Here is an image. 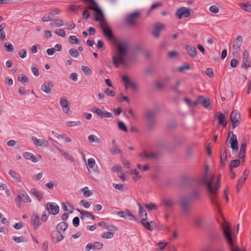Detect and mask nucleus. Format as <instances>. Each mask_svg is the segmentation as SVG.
I'll return each mask as SVG.
<instances>
[{
	"mask_svg": "<svg viewBox=\"0 0 251 251\" xmlns=\"http://www.w3.org/2000/svg\"><path fill=\"white\" fill-rule=\"evenodd\" d=\"M32 140L33 141L34 144L37 146H45L47 147L48 145V142L43 139H39L34 136H32Z\"/></svg>",
	"mask_w": 251,
	"mask_h": 251,
	"instance_id": "28",
	"label": "nucleus"
},
{
	"mask_svg": "<svg viewBox=\"0 0 251 251\" xmlns=\"http://www.w3.org/2000/svg\"><path fill=\"white\" fill-rule=\"evenodd\" d=\"M209 10L213 13L217 14L219 12V7L216 5H213L210 6Z\"/></svg>",
	"mask_w": 251,
	"mask_h": 251,
	"instance_id": "63",
	"label": "nucleus"
},
{
	"mask_svg": "<svg viewBox=\"0 0 251 251\" xmlns=\"http://www.w3.org/2000/svg\"><path fill=\"white\" fill-rule=\"evenodd\" d=\"M230 119L232 123V128L234 129L240 123V114L239 112L236 110H233L230 114Z\"/></svg>",
	"mask_w": 251,
	"mask_h": 251,
	"instance_id": "12",
	"label": "nucleus"
},
{
	"mask_svg": "<svg viewBox=\"0 0 251 251\" xmlns=\"http://www.w3.org/2000/svg\"><path fill=\"white\" fill-rule=\"evenodd\" d=\"M165 25L160 23H155L153 26V29L151 32V34L153 37L157 38L160 36V32L161 30L165 28Z\"/></svg>",
	"mask_w": 251,
	"mask_h": 251,
	"instance_id": "16",
	"label": "nucleus"
},
{
	"mask_svg": "<svg viewBox=\"0 0 251 251\" xmlns=\"http://www.w3.org/2000/svg\"><path fill=\"white\" fill-rule=\"evenodd\" d=\"M162 5H163L162 3L161 2H158L153 3L148 11V12H147L148 14V15L150 14L153 10H154L158 7L162 6Z\"/></svg>",
	"mask_w": 251,
	"mask_h": 251,
	"instance_id": "42",
	"label": "nucleus"
},
{
	"mask_svg": "<svg viewBox=\"0 0 251 251\" xmlns=\"http://www.w3.org/2000/svg\"><path fill=\"white\" fill-rule=\"evenodd\" d=\"M141 223L143 225L144 227L150 231H152V226L151 225L150 222H147V220L141 221Z\"/></svg>",
	"mask_w": 251,
	"mask_h": 251,
	"instance_id": "46",
	"label": "nucleus"
},
{
	"mask_svg": "<svg viewBox=\"0 0 251 251\" xmlns=\"http://www.w3.org/2000/svg\"><path fill=\"white\" fill-rule=\"evenodd\" d=\"M46 209L47 210L49 214L52 215H56L59 211V207L54 202H48L46 204Z\"/></svg>",
	"mask_w": 251,
	"mask_h": 251,
	"instance_id": "15",
	"label": "nucleus"
},
{
	"mask_svg": "<svg viewBox=\"0 0 251 251\" xmlns=\"http://www.w3.org/2000/svg\"><path fill=\"white\" fill-rule=\"evenodd\" d=\"M246 143L245 142L242 143L240 146V149L239 153V158L243 159L245 155Z\"/></svg>",
	"mask_w": 251,
	"mask_h": 251,
	"instance_id": "36",
	"label": "nucleus"
},
{
	"mask_svg": "<svg viewBox=\"0 0 251 251\" xmlns=\"http://www.w3.org/2000/svg\"><path fill=\"white\" fill-rule=\"evenodd\" d=\"M114 236V234L111 232H105L101 234V237L104 239H111Z\"/></svg>",
	"mask_w": 251,
	"mask_h": 251,
	"instance_id": "57",
	"label": "nucleus"
},
{
	"mask_svg": "<svg viewBox=\"0 0 251 251\" xmlns=\"http://www.w3.org/2000/svg\"><path fill=\"white\" fill-rule=\"evenodd\" d=\"M68 227V225L66 222H62L59 223L57 226V230L65 231Z\"/></svg>",
	"mask_w": 251,
	"mask_h": 251,
	"instance_id": "43",
	"label": "nucleus"
},
{
	"mask_svg": "<svg viewBox=\"0 0 251 251\" xmlns=\"http://www.w3.org/2000/svg\"><path fill=\"white\" fill-rule=\"evenodd\" d=\"M103 35L107 39L112 40L114 39V35L110 29L108 23L100 25Z\"/></svg>",
	"mask_w": 251,
	"mask_h": 251,
	"instance_id": "11",
	"label": "nucleus"
},
{
	"mask_svg": "<svg viewBox=\"0 0 251 251\" xmlns=\"http://www.w3.org/2000/svg\"><path fill=\"white\" fill-rule=\"evenodd\" d=\"M60 104L62 108H64L65 107L66 108L69 105V102L67 100L62 97L60 100Z\"/></svg>",
	"mask_w": 251,
	"mask_h": 251,
	"instance_id": "62",
	"label": "nucleus"
},
{
	"mask_svg": "<svg viewBox=\"0 0 251 251\" xmlns=\"http://www.w3.org/2000/svg\"><path fill=\"white\" fill-rule=\"evenodd\" d=\"M140 156L143 158L147 160L148 159H155L158 157V154L154 152L147 153L145 151L140 153Z\"/></svg>",
	"mask_w": 251,
	"mask_h": 251,
	"instance_id": "21",
	"label": "nucleus"
},
{
	"mask_svg": "<svg viewBox=\"0 0 251 251\" xmlns=\"http://www.w3.org/2000/svg\"><path fill=\"white\" fill-rule=\"evenodd\" d=\"M18 79L19 81H20L22 83H24L27 81L28 78L25 75L22 74L19 75L18 76Z\"/></svg>",
	"mask_w": 251,
	"mask_h": 251,
	"instance_id": "54",
	"label": "nucleus"
},
{
	"mask_svg": "<svg viewBox=\"0 0 251 251\" xmlns=\"http://www.w3.org/2000/svg\"><path fill=\"white\" fill-rule=\"evenodd\" d=\"M209 168L208 165H205V172L203 175V176L202 178H201L200 181L199 183L200 184L203 185L205 187L206 186H208V187H210V176L212 175L209 174Z\"/></svg>",
	"mask_w": 251,
	"mask_h": 251,
	"instance_id": "9",
	"label": "nucleus"
},
{
	"mask_svg": "<svg viewBox=\"0 0 251 251\" xmlns=\"http://www.w3.org/2000/svg\"><path fill=\"white\" fill-rule=\"evenodd\" d=\"M221 175L219 174L216 179L215 175H212L209 180L210 187L209 188L208 186L205 187L211 202L216 206H218L219 205L217 195L221 186Z\"/></svg>",
	"mask_w": 251,
	"mask_h": 251,
	"instance_id": "2",
	"label": "nucleus"
},
{
	"mask_svg": "<svg viewBox=\"0 0 251 251\" xmlns=\"http://www.w3.org/2000/svg\"><path fill=\"white\" fill-rule=\"evenodd\" d=\"M191 9L185 7L178 8L176 12V15L178 19L188 17L190 15Z\"/></svg>",
	"mask_w": 251,
	"mask_h": 251,
	"instance_id": "10",
	"label": "nucleus"
},
{
	"mask_svg": "<svg viewBox=\"0 0 251 251\" xmlns=\"http://www.w3.org/2000/svg\"><path fill=\"white\" fill-rule=\"evenodd\" d=\"M186 50L188 54L192 57H194L197 55V51L196 48L192 46H187Z\"/></svg>",
	"mask_w": 251,
	"mask_h": 251,
	"instance_id": "34",
	"label": "nucleus"
},
{
	"mask_svg": "<svg viewBox=\"0 0 251 251\" xmlns=\"http://www.w3.org/2000/svg\"><path fill=\"white\" fill-rule=\"evenodd\" d=\"M201 99L202 100L201 103H202V106L204 107L207 108L210 104V100L208 99H204L202 97H200V100H201Z\"/></svg>",
	"mask_w": 251,
	"mask_h": 251,
	"instance_id": "47",
	"label": "nucleus"
},
{
	"mask_svg": "<svg viewBox=\"0 0 251 251\" xmlns=\"http://www.w3.org/2000/svg\"><path fill=\"white\" fill-rule=\"evenodd\" d=\"M161 203L165 207L172 208L174 204V201L171 199H163L161 200Z\"/></svg>",
	"mask_w": 251,
	"mask_h": 251,
	"instance_id": "31",
	"label": "nucleus"
},
{
	"mask_svg": "<svg viewBox=\"0 0 251 251\" xmlns=\"http://www.w3.org/2000/svg\"><path fill=\"white\" fill-rule=\"evenodd\" d=\"M156 112L155 111H149L146 113L148 120V126L150 129H152L155 125Z\"/></svg>",
	"mask_w": 251,
	"mask_h": 251,
	"instance_id": "8",
	"label": "nucleus"
},
{
	"mask_svg": "<svg viewBox=\"0 0 251 251\" xmlns=\"http://www.w3.org/2000/svg\"><path fill=\"white\" fill-rule=\"evenodd\" d=\"M98 225L99 226H101L105 229L111 231L118 230V228L116 226L113 225H109L108 223L105 222H100L99 223Z\"/></svg>",
	"mask_w": 251,
	"mask_h": 251,
	"instance_id": "25",
	"label": "nucleus"
},
{
	"mask_svg": "<svg viewBox=\"0 0 251 251\" xmlns=\"http://www.w3.org/2000/svg\"><path fill=\"white\" fill-rule=\"evenodd\" d=\"M226 149L227 148L226 147H224L221 151L220 158L221 164L223 166L225 165L227 158Z\"/></svg>",
	"mask_w": 251,
	"mask_h": 251,
	"instance_id": "30",
	"label": "nucleus"
},
{
	"mask_svg": "<svg viewBox=\"0 0 251 251\" xmlns=\"http://www.w3.org/2000/svg\"><path fill=\"white\" fill-rule=\"evenodd\" d=\"M9 174L16 182H20L21 181L20 176L15 171L10 170L9 171Z\"/></svg>",
	"mask_w": 251,
	"mask_h": 251,
	"instance_id": "38",
	"label": "nucleus"
},
{
	"mask_svg": "<svg viewBox=\"0 0 251 251\" xmlns=\"http://www.w3.org/2000/svg\"><path fill=\"white\" fill-rule=\"evenodd\" d=\"M130 174L135 176L133 177V179L135 181H137V180H139L142 177L141 176H140L138 174L136 170H131L130 171Z\"/></svg>",
	"mask_w": 251,
	"mask_h": 251,
	"instance_id": "53",
	"label": "nucleus"
},
{
	"mask_svg": "<svg viewBox=\"0 0 251 251\" xmlns=\"http://www.w3.org/2000/svg\"><path fill=\"white\" fill-rule=\"evenodd\" d=\"M242 42L243 38L242 36H238L233 42V49L236 50H240L242 44Z\"/></svg>",
	"mask_w": 251,
	"mask_h": 251,
	"instance_id": "27",
	"label": "nucleus"
},
{
	"mask_svg": "<svg viewBox=\"0 0 251 251\" xmlns=\"http://www.w3.org/2000/svg\"><path fill=\"white\" fill-rule=\"evenodd\" d=\"M88 166L89 168L93 169L96 173H100V169L99 167L96 165L95 160L93 158H90L88 159Z\"/></svg>",
	"mask_w": 251,
	"mask_h": 251,
	"instance_id": "23",
	"label": "nucleus"
},
{
	"mask_svg": "<svg viewBox=\"0 0 251 251\" xmlns=\"http://www.w3.org/2000/svg\"><path fill=\"white\" fill-rule=\"evenodd\" d=\"M95 20L100 23V25L107 23L105 20L103 13L102 11L99 9H96V14L95 15Z\"/></svg>",
	"mask_w": 251,
	"mask_h": 251,
	"instance_id": "17",
	"label": "nucleus"
},
{
	"mask_svg": "<svg viewBox=\"0 0 251 251\" xmlns=\"http://www.w3.org/2000/svg\"><path fill=\"white\" fill-rule=\"evenodd\" d=\"M29 193L31 195L34 196L39 201H41L43 198V194L42 192L41 191L37 190L35 188L31 189L30 190Z\"/></svg>",
	"mask_w": 251,
	"mask_h": 251,
	"instance_id": "26",
	"label": "nucleus"
},
{
	"mask_svg": "<svg viewBox=\"0 0 251 251\" xmlns=\"http://www.w3.org/2000/svg\"><path fill=\"white\" fill-rule=\"evenodd\" d=\"M80 125L81 122L80 121H69L66 123V125L68 127L79 126Z\"/></svg>",
	"mask_w": 251,
	"mask_h": 251,
	"instance_id": "55",
	"label": "nucleus"
},
{
	"mask_svg": "<svg viewBox=\"0 0 251 251\" xmlns=\"http://www.w3.org/2000/svg\"><path fill=\"white\" fill-rule=\"evenodd\" d=\"M31 224L34 229H37L41 225L39 217L36 214H33L31 216Z\"/></svg>",
	"mask_w": 251,
	"mask_h": 251,
	"instance_id": "24",
	"label": "nucleus"
},
{
	"mask_svg": "<svg viewBox=\"0 0 251 251\" xmlns=\"http://www.w3.org/2000/svg\"><path fill=\"white\" fill-rule=\"evenodd\" d=\"M69 53L74 58H76L79 55V52L75 49L72 48L69 50Z\"/></svg>",
	"mask_w": 251,
	"mask_h": 251,
	"instance_id": "52",
	"label": "nucleus"
},
{
	"mask_svg": "<svg viewBox=\"0 0 251 251\" xmlns=\"http://www.w3.org/2000/svg\"><path fill=\"white\" fill-rule=\"evenodd\" d=\"M81 69L82 70V71L86 75H91L92 73V70L89 68L87 66H82L81 67Z\"/></svg>",
	"mask_w": 251,
	"mask_h": 251,
	"instance_id": "58",
	"label": "nucleus"
},
{
	"mask_svg": "<svg viewBox=\"0 0 251 251\" xmlns=\"http://www.w3.org/2000/svg\"><path fill=\"white\" fill-rule=\"evenodd\" d=\"M251 66L249 61V54L247 50H245L243 53V63L241 64V67L247 69Z\"/></svg>",
	"mask_w": 251,
	"mask_h": 251,
	"instance_id": "18",
	"label": "nucleus"
},
{
	"mask_svg": "<svg viewBox=\"0 0 251 251\" xmlns=\"http://www.w3.org/2000/svg\"><path fill=\"white\" fill-rule=\"evenodd\" d=\"M109 152L113 155L117 154L118 153H122V151L120 149L119 147L117 146H112L109 150Z\"/></svg>",
	"mask_w": 251,
	"mask_h": 251,
	"instance_id": "39",
	"label": "nucleus"
},
{
	"mask_svg": "<svg viewBox=\"0 0 251 251\" xmlns=\"http://www.w3.org/2000/svg\"><path fill=\"white\" fill-rule=\"evenodd\" d=\"M78 211L81 214V218H83V217H87L88 218H91L92 220L95 219V216L89 212L82 210H78Z\"/></svg>",
	"mask_w": 251,
	"mask_h": 251,
	"instance_id": "37",
	"label": "nucleus"
},
{
	"mask_svg": "<svg viewBox=\"0 0 251 251\" xmlns=\"http://www.w3.org/2000/svg\"><path fill=\"white\" fill-rule=\"evenodd\" d=\"M64 21L61 19H57L52 21L50 25L52 27L61 26L64 25Z\"/></svg>",
	"mask_w": 251,
	"mask_h": 251,
	"instance_id": "35",
	"label": "nucleus"
},
{
	"mask_svg": "<svg viewBox=\"0 0 251 251\" xmlns=\"http://www.w3.org/2000/svg\"><path fill=\"white\" fill-rule=\"evenodd\" d=\"M139 207V216L141 218V221L147 220V215L145 210L140 203L138 204Z\"/></svg>",
	"mask_w": 251,
	"mask_h": 251,
	"instance_id": "32",
	"label": "nucleus"
},
{
	"mask_svg": "<svg viewBox=\"0 0 251 251\" xmlns=\"http://www.w3.org/2000/svg\"><path fill=\"white\" fill-rule=\"evenodd\" d=\"M91 111L94 113H95L98 116H100L101 118L113 117L111 113L106 111H102L101 109L96 107H93L91 109Z\"/></svg>",
	"mask_w": 251,
	"mask_h": 251,
	"instance_id": "14",
	"label": "nucleus"
},
{
	"mask_svg": "<svg viewBox=\"0 0 251 251\" xmlns=\"http://www.w3.org/2000/svg\"><path fill=\"white\" fill-rule=\"evenodd\" d=\"M81 191L83 193V196L85 198L89 197L92 195V193L89 190L88 187H85L81 189Z\"/></svg>",
	"mask_w": 251,
	"mask_h": 251,
	"instance_id": "48",
	"label": "nucleus"
},
{
	"mask_svg": "<svg viewBox=\"0 0 251 251\" xmlns=\"http://www.w3.org/2000/svg\"><path fill=\"white\" fill-rule=\"evenodd\" d=\"M182 213L184 215L188 213L190 208V202L187 199H183L181 201Z\"/></svg>",
	"mask_w": 251,
	"mask_h": 251,
	"instance_id": "19",
	"label": "nucleus"
},
{
	"mask_svg": "<svg viewBox=\"0 0 251 251\" xmlns=\"http://www.w3.org/2000/svg\"><path fill=\"white\" fill-rule=\"evenodd\" d=\"M88 140L91 143H99L100 142V139L95 135H90L88 137Z\"/></svg>",
	"mask_w": 251,
	"mask_h": 251,
	"instance_id": "45",
	"label": "nucleus"
},
{
	"mask_svg": "<svg viewBox=\"0 0 251 251\" xmlns=\"http://www.w3.org/2000/svg\"><path fill=\"white\" fill-rule=\"evenodd\" d=\"M227 142L230 144V146L227 145V146L230 147L232 149L233 153H237L238 150V141L237 136L233 133V131L229 132L226 143Z\"/></svg>",
	"mask_w": 251,
	"mask_h": 251,
	"instance_id": "4",
	"label": "nucleus"
},
{
	"mask_svg": "<svg viewBox=\"0 0 251 251\" xmlns=\"http://www.w3.org/2000/svg\"><path fill=\"white\" fill-rule=\"evenodd\" d=\"M6 26L5 23H2L0 25V39L4 40L6 37V34L4 31V29Z\"/></svg>",
	"mask_w": 251,
	"mask_h": 251,
	"instance_id": "41",
	"label": "nucleus"
},
{
	"mask_svg": "<svg viewBox=\"0 0 251 251\" xmlns=\"http://www.w3.org/2000/svg\"><path fill=\"white\" fill-rule=\"evenodd\" d=\"M55 33L59 36L64 37L66 36V33L64 29L60 28L56 29L55 31Z\"/></svg>",
	"mask_w": 251,
	"mask_h": 251,
	"instance_id": "64",
	"label": "nucleus"
},
{
	"mask_svg": "<svg viewBox=\"0 0 251 251\" xmlns=\"http://www.w3.org/2000/svg\"><path fill=\"white\" fill-rule=\"evenodd\" d=\"M222 228L224 237L227 243L230 247L231 251H242L238 248L234 246L231 233V229L228 224L225 223L222 226Z\"/></svg>",
	"mask_w": 251,
	"mask_h": 251,
	"instance_id": "3",
	"label": "nucleus"
},
{
	"mask_svg": "<svg viewBox=\"0 0 251 251\" xmlns=\"http://www.w3.org/2000/svg\"><path fill=\"white\" fill-rule=\"evenodd\" d=\"M51 237L53 240L56 243L62 241L64 238V236L58 230H53L52 232Z\"/></svg>",
	"mask_w": 251,
	"mask_h": 251,
	"instance_id": "22",
	"label": "nucleus"
},
{
	"mask_svg": "<svg viewBox=\"0 0 251 251\" xmlns=\"http://www.w3.org/2000/svg\"><path fill=\"white\" fill-rule=\"evenodd\" d=\"M145 206L149 211L153 209L156 210L157 208V205L155 203L151 202L146 204Z\"/></svg>",
	"mask_w": 251,
	"mask_h": 251,
	"instance_id": "60",
	"label": "nucleus"
},
{
	"mask_svg": "<svg viewBox=\"0 0 251 251\" xmlns=\"http://www.w3.org/2000/svg\"><path fill=\"white\" fill-rule=\"evenodd\" d=\"M104 93L107 96L109 97H114L115 95V93L114 91L110 90L108 88H105Z\"/></svg>",
	"mask_w": 251,
	"mask_h": 251,
	"instance_id": "61",
	"label": "nucleus"
},
{
	"mask_svg": "<svg viewBox=\"0 0 251 251\" xmlns=\"http://www.w3.org/2000/svg\"><path fill=\"white\" fill-rule=\"evenodd\" d=\"M141 16L140 12H134L126 17V23L130 26H134L137 24L138 19Z\"/></svg>",
	"mask_w": 251,
	"mask_h": 251,
	"instance_id": "6",
	"label": "nucleus"
},
{
	"mask_svg": "<svg viewBox=\"0 0 251 251\" xmlns=\"http://www.w3.org/2000/svg\"><path fill=\"white\" fill-rule=\"evenodd\" d=\"M246 178L241 177L238 181V183L236 185V189L237 192H239L240 188L242 187L243 184L245 183Z\"/></svg>",
	"mask_w": 251,
	"mask_h": 251,
	"instance_id": "49",
	"label": "nucleus"
},
{
	"mask_svg": "<svg viewBox=\"0 0 251 251\" xmlns=\"http://www.w3.org/2000/svg\"><path fill=\"white\" fill-rule=\"evenodd\" d=\"M129 46V42L127 40L120 41L116 43V48L118 50L117 55L113 56V62L114 66L118 68L120 64L124 67H127V62L126 59V56L127 53Z\"/></svg>",
	"mask_w": 251,
	"mask_h": 251,
	"instance_id": "1",
	"label": "nucleus"
},
{
	"mask_svg": "<svg viewBox=\"0 0 251 251\" xmlns=\"http://www.w3.org/2000/svg\"><path fill=\"white\" fill-rule=\"evenodd\" d=\"M118 216L128 220H134L137 222L136 218L127 209L124 211L116 212Z\"/></svg>",
	"mask_w": 251,
	"mask_h": 251,
	"instance_id": "13",
	"label": "nucleus"
},
{
	"mask_svg": "<svg viewBox=\"0 0 251 251\" xmlns=\"http://www.w3.org/2000/svg\"><path fill=\"white\" fill-rule=\"evenodd\" d=\"M204 221V217L203 215H197L194 218L193 223L196 227H201L203 225Z\"/></svg>",
	"mask_w": 251,
	"mask_h": 251,
	"instance_id": "20",
	"label": "nucleus"
},
{
	"mask_svg": "<svg viewBox=\"0 0 251 251\" xmlns=\"http://www.w3.org/2000/svg\"><path fill=\"white\" fill-rule=\"evenodd\" d=\"M118 127L121 130H123L125 132H127V127L126 126V125L125 124V123L123 122H122V121H119L118 122Z\"/></svg>",
	"mask_w": 251,
	"mask_h": 251,
	"instance_id": "56",
	"label": "nucleus"
},
{
	"mask_svg": "<svg viewBox=\"0 0 251 251\" xmlns=\"http://www.w3.org/2000/svg\"><path fill=\"white\" fill-rule=\"evenodd\" d=\"M216 117L219 120V124L226 126V123L225 122V115L221 112L216 113Z\"/></svg>",
	"mask_w": 251,
	"mask_h": 251,
	"instance_id": "33",
	"label": "nucleus"
},
{
	"mask_svg": "<svg viewBox=\"0 0 251 251\" xmlns=\"http://www.w3.org/2000/svg\"><path fill=\"white\" fill-rule=\"evenodd\" d=\"M69 40L73 44H78L80 42V40L76 38L75 36L71 35L69 37Z\"/></svg>",
	"mask_w": 251,
	"mask_h": 251,
	"instance_id": "59",
	"label": "nucleus"
},
{
	"mask_svg": "<svg viewBox=\"0 0 251 251\" xmlns=\"http://www.w3.org/2000/svg\"><path fill=\"white\" fill-rule=\"evenodd\" d=\"M53 84L51 82L44 83L41 86V90L47 94H50L52 92L51 87Z\"/></svg>",
	"mask_w": 251,
	"mask_h": 251,
	"instance_id": "29",
	"label": "nucleus"
},
{
	"mask_svg": "<svg viewBox=\"0 0 251 251\" xmlns=\"http://www.w3.org/2000/svg\"><path fill=\"white\" fill-rule=\"evenodd\" d=\"M241 7L245 11L248 12L251 11V4L249 3L240 4Z\"/></svg>",
	"mask_w": 251,
	"mask_h": 251,
	"instance_id": "51",
	"label": "nucleus"
},
{
	"mask_svg": "<svg viewBox=\"0 0 251 251\" xmlns=\"http://www.w3.org/2000/svg\"><path fill=\"white\" fill-rule=\"evenodd\" d=\"M240 159L239 158V159L233 160L231 161L229 165V168L231 171L233 168H236L240 165L241 163Z\"/></svg>",
	"mask_w": 251,
	"mask_h": 251,
	"instance_id": "44",
	"label": "nucleus"
},
{
	"mask_svg": "<svg viewBox=\"0 0 251 251\" xmlns=\"http://www.w3.org/2000/svg\"><path fill=\"white\" fill-rule=\"evenodd\" d=\"M15 201L16 202L17 206L20 208L22 206V202L29 203L31 201V200L25 191L21 190L15 198Z\"/></svg>",
	"mask_w": 251,
	"mask_h": 251,
	"instance_id": "5",
	"label": "nucleus"
},
{
	"mask_svg": "<svg viewBox=\"0 0 251 251\" xmlns=\"http://www.w3.org/2000/svg\"><path fill=\"white\" fill-rule=\"evenodd\" d=\"M122 78L126 89H128L129 88H131L133 90H137L138 89V86L137 83L132 81L127 75H123Z\"/></svg>",
	"mask_w": 251,
	"mask_h": 251,
	"instance_id": "7",
	"label": "nucleus"
},
{
	"mask_svg": "<svg viewBox=\"0 0 251 251\" xmlns=\"http://www.w3.org/2000/svg\"><path fill=\"white\" fill-rule=\"evenodd\" d=\"M4 46L7 52H12L14 50V46L9 42L5 43Z\"/></svg>",
	"mask_w": 251,
	"mask_h": 251,
	"instance_id": "50",
	"label": "nucleus"
},
{
	"mask_svg": "<svg viewBox=\"0 0 251 251\" xmlns=\"http://www.w3.org/2000/svg\"><path fill=\"white\" fill-rule=\"evenodd\" d=\"M62 208L70 213H72L74 209V206L69 202L64 203L62 205Z\"/></svg>",
	"mask_w": 251,
	"mask_h": 251,
	"instance_id": "40",
	"label": "nucleus"
}]
</instances>
